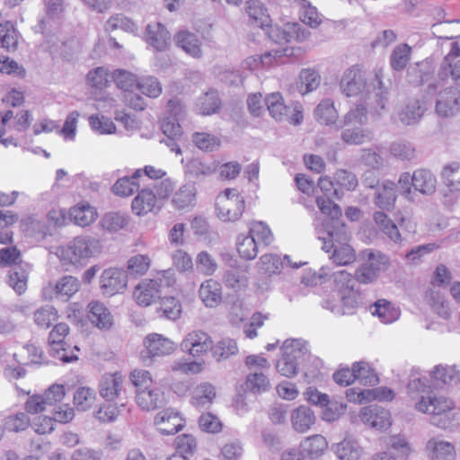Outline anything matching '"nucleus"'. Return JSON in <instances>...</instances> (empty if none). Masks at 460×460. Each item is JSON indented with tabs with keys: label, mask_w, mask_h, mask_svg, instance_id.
Masks as SVG:
<instances>
[{
	"label": "nucleus",
	"mask_w": 460,
	"mask_h": 460,
	"mask_svg": "<svg viewBox=\"0 0 460 460\" xmlns=\"http://www.w3.org/2000/svg\"><path fill=\"white\" fill-rule=\"evenodd\" d=\"M244 208V199L236 189H226L217 197V216L224 222L237 221L242 217Z\"/></svg>",
	"instance_id": "nucleus-4"
},
{
	"label": "nucleus",
	"mask_w": 460,
	"mask_h": 460,
	"mask_svg": "<svg viewBox=\"0 0 460 460\" xmlns=\"http://www.w3.org/2000/svg\"><path fill=\"white\" fill-rule=\"evenodd\" d=\"M0 41L3 48L13 50L17 47L18 33L10 22L0 24Z\"/></svg>",
	"instance_id": "nucleus-61"
},
{
	"label": "nucleus",
	"mask_w": 460,
	"mask_h": 460,
	"mask_svg": "<svg viewBox=\"0 0 460 460\" xmlns=\"http://www.w3.org/2000/svg\"><path fill=\"white\" fill-rule=\"evenodd\" d=\"M155 424L162 434L172 435L182 429L183 420L177 411L165 409L156 414Z\"/></svg>",
	"instance_id": "nucleus-19"
},
{
	"label": "nucleus",
	"mask_w": 460,
	"mask_h": 460,
	"mask_svg": "<svg viewBox=\"0 0 460 460\" xmlns=\"http://www.w3.org/2000/svg\"><path fill=\"white\" fill-rule=\"evenodd\" d=\"M411 47L400 44L394 48L390 57V65L396 71L402 70L410 60Z\"/></svg>",
	"instance_id": "nucleus-59"
},
{
	"label": "nucleus",
	"mask_w": 460,
	"mask_h": 460,
	"mask_svg": "<svg viewBox=\"0 0 460 460\" xmlns=\"http://www.w3.org/2000/svg\"><path fill=\"white\" fill-rule=\"evenodd\" d=\"M140 177H142V170L137 169L131 177L119 179L112 186L113 193L121 197L132 195L139 189V183L137 181Z\"/></svg>",
	"instance_id": "nucleus-35"
},
{
	"label": "nucleus",
	"mask_w": 460,
	"mask_h": 460,
	"mask_svg": "<svg viewBox=\"0 0 460 460\" xmlns=\"http://www.w3.org/2000/svg\"><path fill=\"white\" fill-rule=\"evenodd\" d=\"M177 47L194 58L202 57V47L199 37L190 31H180L174 36Z\"/></svg>",
	"instance_id": "nucleus-22"
},
{
	"label": "nucleus",
	"mask_w": 460,
	"mask_h": 460,
	"mask_svg": "<svg viewBox=\"0 0 460 460\" xmlns=\"http://www.w3.org/2000/svg\"><path fill=\"white\" fill-rule=\"evenodd\" d=\"M35 323L40 328H49L58 319V311L52 305H45L34 312Z\"/></svg>",
	"instance_id": "nucleus-64"
},
{
	"label": "nucleus",
	"mask_w": 460,
	"mask_h": 460,
	"mask_svg": "<svg viewBox=\"0 0 460 460\" xmlns=\"http://www.w3.org/2000/svg\"><path fill=\"white\" fill-rule=\"evenodd\" d=\"M217 262L214 256L207 251H201L196 257L197 270L205 275L212 276L217 270Z\"/></svg>",
	"instance_id": "nucleus-60"
},
{
	"label": "nucleus",
	"mask_w": 460,
	"mask_h": 460,
	"mask_svg": "<svg viewBox=\"0 0 460 460\" xmlns=\"http://www.w3.org/2000/svg\"><path fill=\"white\" fill-rule=\"evenodd\" d=\"M220 105L221 102L217 92L210 90L198 98L196 110L202 115H210L217 112Z\"/></svg>",
	"instance_id": "nucleus-37"
},
{
	"label": "nucleus",
	"mask_w": 460,
	"mask_h": 460,
	"mask_svg": "<svg viewBox=\"0 0 460 460\" xmlns=\"http://www.w3.org/2000/svg\"><path fill=\"white\" fill-rule=\"evenodd\" d=\"M111 79L114 81L116 85L128 93L134 87H137L138 80L137 76L129 71L123 69H117L111 74Z\"/></svg>",
	"instance_id": "nucleus-57"
},
{
	"label": "nucleus",
	"mask_w": 460,
	"mask_h": 460,
	"mask_svg": "<svg viewBox=\"0 0 460 460\" xmlns=\"http://www.w3.org/2000/svg\"><path fill=\"white\" fill-rule=\"evenodd\" d=\"M216 394V388L212 384L201 383L194 390L192 404L197 408H206L213 402Z\"/></svg>",
	"instance_id": "nucleus-38"
},
{
	"label": "nucleus",
	"mask_w": 460,
	"mask_h": 460,
	"mask_svg": "<svg viewBox=\"0 0 460 460\" xmlns=\"http://www.w3.org/2000/svg\"><path fill=\"white\" fill-rule=\"evenodd\" d=\"M156 203L157 199L155 194L148 189H144L134 198L131 207L136 215L143 216L155 211ZM157 209H159V208H157Z\"/></svg>",
	"instance_id": "nucleus-28"
},
{
	"label": "nucleus",
	"mask_w": 460,
	"mask_h": 460,
	"mask_svg": "<svg viewBox=\"0 0 460 460\" xmlns=\"http://www.w3.org/2000/svg\"><path fill=\"white\" fill-rule=\"evenodd\" d=\"M281 358L276 364L277 371L284 376L293 377L297 374L299 359L307 352L300 340H287L281 347Z\"/></svg>",
	"instance_id": "nucleus-5"
},
{
	"label": "nucleus",
	"mask_w": 460,
	"mask_h": 460,
	"mask_svg": "<svg viewBox=\"0 0 460 460\" xmlns=\"http://www.w3.org/2000/svg\"><path fill=\"white\" fill-rule=\"evenodd\" d=\"M146 349L141 351L140 357L144 363L148 364L153 358L164 357L172 354L176 346L173 341L158 333H152L144 341Z\"/></svg>",
	"instance_id": "nucleus-8"
},
{
	"label": "nucleus",
	"mask_w": 460,
	"mask_h": 460,
	"mask_svg": "<svg viewBox=\"0 0 460 460\" xmlns=\"http://www.w3.org/2000/svg\"><path fill=\"white\" fill-rule=\"evenodd\" d=\"M364 262L357 269L355 279L358 282L368 284L375 281L388 263V258L379 251L366 249L360 253Z\"/></svg>",
	"instance_id": "nucleus-6"
},
{
	"label": "nucleus",
	"mask_w": 460,
	"mask_h": 460,
	"mask_svg": "<svg viewBox=\"0 0 460 460\" xmlns=\"http://www.w3.org/2000/svg\"><path fill=\"white\" fill-rule=\"evenodd\" d=\"M214 163H205L200 159L194 158L190 160L185 165V172L192 177L209 176L216 171Z\"/></svg>",
	"instance_id": "nucleus-55"
},
{
	"label": "nucleus",
	"mask_w": 460,
	"mask_h": 460,
	"mask_svg": "<svg viewBox=\"0 0 460 460\" xmlns=\"http://www.w3.org/2000/svg\"><path fill=\"white\" fill-rule=\"evenodd\" d=\"M432 33L438 39L452 40L460 38V20L435 23L432 26Z\"/></svg>",
	"instance_id": "nucleus-42"
},
{
	"label": "nucleus",
	"mask_w": 460,
	"mask_h": 460,
	"mask_svg": "<svg viewBox=\"0 0 460 460\" xmlns=\"http://www.w3.org/2000/svg\"><path fill=\"white\" fill-rule=\"evenodd\" d=\"M320 75L314 69H304L299 75L297 89L301 94L314 91L320 84Z\"/></svg>",
	"instance_id": "nucleus-50"
},
{
	"label": "nucleus",
	"mask_w": 460,
	"mask_h": 460,
	"mask_svg": "<svg viewBox=\"0 0 460 460\" xmlns=\"http://www.w3.org/2000/svg\"><path fill=\"white\" fill-rule=\"evenodd\" d=\"M314 412L307 406L301 405L291 413V424L293 429L300 433H305L311 429L315 422Z\"/></svg>",
	"instance_id": "nucleus-26"
},
{
	"label": "nucleus",
	"mask_w": 460,
	"mask_h": 460,
	"mask_svg": "<svg viewBox=\"0 0 460 460\" xmlns=\"http://www.w3.org/2000/svg\"><path fill=\"white\" fill-rule=\"evenodd\" d=\"M97 213L93 207L87 203H80L70 209V217L75 224L86 226L96 218Z\"/></svg>",
	"instance_id": "nucleus-39"
},
{
	"label": "nucleus",
	"mask_w": 460,
	"mask_h": 460,
	"mask_svg": "<svg viewBox=\"0 0 460 460\" xmlns=\"http://www.w3.org/2000/svg\"><path fill=\"white\" fill-rule=\"evenodd\" d=\"M123 388V377L119 373L105 374L99 382V394L108 402L117 399Z\"/></svg>",
	"instance_id": "nucleus-20"
},
{
	"label": "nucleus",
	"mask_w": 460,
	"mask_h": 460,
	"mask_svg": "<svg viewBox=\"0 0 460 460\" xmlns=\"http://www.w3.org/2000/svg\"><path fill=\"white\" fill-rule=\"evenodd\" d=\"M270 387V384L268 377L261 372L249 374L244 384L245 391L253 394L264 393Z\"/></svg>",
	"instance_id": "nucleus-49"
},
{
	"label": "nucleus",
	"mask_w": 460,
	"mask_h": 460,
	"mask_svg": "<svg viewBox=\"0 0 460 460\" xmlns=\"http://www.w3.org/2000/svg\"><path fill=\"white\" fill-rule=\"evenodd\" d=\"M332 251L330 259L338 266L349 265L356 260L355 252L349 243L336 244Z\"/></svg>",
	"instance_id": "nucleus-52"
},
{
	"label": "nucleus",
	"mask_w": 460,
	"mask_h": 460,
	"mask_svg": "<svg viewBox=\"0 0 460 460\" xmlns=\"http://www.w3.org/2000/svg\"><path fill=\"white\" fill-rule=\"evenodd\" d=\"M425 112V108L421 106L420 101L411 100L399 111V119L404 125H413L420 121Z\"/></svg>",
	"instance_id": "nucleus-36"
},
{
	"label": "nucleus",
	"mask_w": 460,
	"mask_h": 460,
	"mask_svg": "<svg viewBox=\"0 0 460 460\" xmlns=\"http://www.w3.org/2000/svg\"><path fill=\"white\" fill-rule=\"evenodd\" d=\"M192 142L200 150L212 152L220 146V140L216 136L207 132H195Z\"/></svg>",
	"instance_id": "nucleus-62"
},
{
	"label": "nucleus",
	"mask_w": 460,
	"mask_h": 460,
	"mask_svg": "<svg viewBox=\"0 0 460 460\" xmlns=\"http://www.w3.org/2000/svg\"><path fill=\"white\" fill-rule=\"evenodd\" d=\"M425 454L429 460H456L455 445L441 436L430 438L425 445Z\"/></svg>",
	"instance_id": "nucleus-13"
},
{
	"label": "nucleus",
	"mask_w": 460,
	"mask_h": 460,
	"mask_svg": "<svg viewBox=\"0 0 460 460\" xmlns=\"http://www.w3.org/2000/svg\"><path fill=\"white\" fill-rule=\"evenodd\" d=\"M359 418L362 422L376 429H385L391 425L389 411L377 405L362 408Z\"/></svg>",
	"instance_id": "nucleus-16"
},
{
	"label": "nucleus",
	"mask_w": 460,
	"mask_h": 460,
	"mask_svg": "<svg viewBox=\"0 0 460 460\" xmlns=\"http://www.w3.org/2000/svg\"><path fill=\"white\" fill-rule=\"evenodd\" d=\"M442 180L451 192H460V164L453 162L443 168Z\"/></svg>",
	"instance_id": "nucleus-47"
},
{
	"label": "nucleus",
	"mask_w": 460,
	"mask_h": 460,
	"mask_svg": "<svg viewBox=\"0 0 460 460\" xmlns=\"http://www.w3.org/2000/svg\"><path fill=\"white\" fill-rule=\"evenodd\" d=\"M371 309L372 314L376 315L384 323H394L401 314L400 309L386 299L377 300Z\"/></svg>",
	"instance_id": "nucleus-31"
},
{
	"label": "nucleus",
	"mask_w": 460,
	"mask_h": 460,
	"mask_svg": "<svg viewBox=\"0 0 460 460\" xmlns=\"http://www.w3.org/2000/svg\"><path fill=\"white\" fill-rule=\"evenodd\" d=\"M318 279L326 281L328 279L332 278L335 288L339 293L351 292L354 290V284L356 279L346 270L332 271L328 266H323L316 273Z\"/></svg>",
	"instance_id": "nucleus-17"
},
{
	"label": "nucleus",
	"mask_w": 460,
	"mask_h": 460,
	"mask_svg": "<svg viewBox=\"0 0 460 460\" xmlns=\"http://www.w3.org/2000/svg\"><path fill=\"white\" fill-rule=\"evenodd\" d=\"M338 116L333 102L329 99L323 100L314 110V117L322 124H334Z\"/></svg>",
	"instance_id": "nucleus-44"
},
{
	"label": "nucleus",
	"mask_w": 460,
	"mask_h": 460,
	"mask_svg": "<svg viewBox=\"0 0 460 460\" xmlns=\"http://www.w3.org/2000/svg\"><path fill=\"white\" fill-rule=\"evenodd\" d=\"M382 72L376 71L370 83H367L366 73L357 66L348 68L341 80V92L348 97L357 96L364 91L373 93L381 110L385 109L388 91L382 81Z\"/></svg>",
	"instance_id": "nucleus-2"
},
{
	"label": "nucleus",
	"mask_w": 460,
	"mask_h": 460,
	"mask_svg": "<svg viewBox=\"0 0 460 460\" xmlns=\"http://www.w3.org/2000/svg\"><path fill=\"white\" fill-rule=\"evenodd\" d=\"M100 251L98 240L90 236H77L66 245L58 247L57 255L64 264H77L95 256Z\"/></svg>",
	"instance_id": "nucleus-3"
},
{
	"label": "nucleus",
	"mask_w": 460,
	"mask_h": 460,
	"mask_svg": "<svg viewBox=\"0 0 460 460\" xmlns=\"http://www.w3.org/2000/svg\"><path fill=\"white\" fill-rule=\"evenodd\" d=\"M146 42L157 51L165 50L171 43L169 31L161 22H153L146 30Z\"/></svg>",
	"instance_id": "nucleus-23"
},
{
	"label": "nucleus",
	"mask_w": 460,
	"mask_h": 460,
	"mask_svg": "<svg viewBox=\"0 0 460 460\" xmlns=\"http://www.w3.org/2000/svg\"><path fill=\"white\" fill-rule=\"evenodd\" d=\"M199 295L207 307H216L222 301L221 284L213 279H208L201 283Z\"/></svg>",
	"instance_id": "nucleus-24"
},
{
	"label": "nucleus",
	"mask_w": 460,
	"mask_h": 460,
	"mask_svg": "<svg viewBox=\"0 0 460 460\" xmlns=\"http://www.w3.org/2000/svg\"><path fill=\"white\" fill-rule=\"evenodd\" d=\"M333 449L340 460H358L363 455V448L351 438H344L335 444Z\"/></svg>",
	"instance_id": "nucleus-29"
},
{
	"label": "nucleus",
	"mask_w": 460,
	"mask_h": 460,
	"mask_svg": "<svg viewBox=\"0 0 460 460\" xmlns=\"http://www.w3.org/2000/svg\"><path fill=\"white\" fill-rule=\"evenodd\" d=\"M432 376L444 384L457 385L460 384V372L456 366H438L432 371Z\"/></svg>",
	"instance_id": "nucleus-58"
},
{
	"label": "nucleus",
	"mask_w": 460,
	"mask_h": 460,
	"mask_svg": "<svg viewBox=\"0 0 460 460\" xmlns=\"http://www.w3.org/2000/svg\"><path fill=\"white\" fill-rule=\"evenodd\" d=\"M136 402L144 411H155L164 407L166 399L160 389L149 387L137 392Z\"/></svg>",
	"instance_id": "nucleus-21"
},
{
	"label": "nucleus",
	"mask_w": 460,
	"mask_h": 460,
	"mask_svg": "<svg viewBox=\"0 0 460 460\" xmlns=\"http://www.w3.org/2000/svg\"><path fill=\"white\" fill-rule=\"evenodd\" d=\"M173 282L170 272L162 273L156 279H144L135 288L134 298L137 305L148 306L160 297V287L171 286Z\"/></svg>",
	"instance_id": "nucleus-7"
},
{
	"label": "nucleus",
	"mask_w": 460,
	"mask_h": 460,
	"mask_svg": "<svg viewBox=\"0 0 460 460\" xmlns=\"http://www.w3.org/2000/svg\"><path fill=\"white\" fill-rule=\"evenodd\" d=\"M376 225L379 230L394 243L401 241V234L397 226L383 211H376L373 216Z\"/></svg>",
	"instance_id": "nucleus-40"
},
{
	"label": "nucleus",
	"mask_w": 460,
	"mask_h": 460,
	"mask_svg": "<svg viewBox=\"0 0 460 460\" xmlns=\"http://www.w3.org/2000/svg\"><path fill=\"white\" fill-rule=\"evenodd\" d=\"M80 284L76 278L65 276L55 285L56 297L61 300H67L79 289Z\"/></svg>",
	"instance_id": "nucleus-43"
},
{
	"label": "nucleus",
	"mask_w": 460,
	"mask_h": 460,
	"mask_svg": "<svg viewBox=\"0 0 460 460\" xmlns=\"http://www.w3.org/2000/svg\"><path fill=\"white\" fill-rule=\"evenodd\" d=\"M355 380L364 385H375L378 383V376L370 366L366 362L353 364Z\"/></svg>",
	"instance_id": "nucleus-54"
},
{
	"label": "nucleus",
	"mask_w": 460,
	"mask_h": 460,
	"mask_svg": "<svg viewBox=\"0 0 460 460\" xmlns=\"http://www.w3.org/2000/svg\"><path fill=\"white\" fill-rule=\"evenodd\" d=\"M127 274L116 268L105 270L101 276L100 287L103 295L111 296L123 292L127 287Z\"/></svg>",
	"instance_id": "nucleus-15"
},
{
	"label": "nucleus",
	"mask_w": 460,
	"mask_h": 460,
	"mask_svg": "<svg viewBox=\"0 0 460 460\" xmlns=\"http://www.w3.org/2000/svg\"><path fill=\"white\" fill-rule=\"evenodd\" d=\"M210 336L202 331H192L189 332L181 343V349L192 357H199L212 349Z\"/></svg>",
	"instance_id": "nucleus-14"
},
{
	"label": "nucleus",
	"mask_w": 460,
	"mask_h": 460,
	"mask_svg": "<svg viewBox=\"0 0 460 460\" xmlns=\"http://www.w3.org/2000/svg\"><path fill=\"white\" fill-rule=\"evenodd\" d=\"M29 271L28 265H18L10 270L7 282L16 294L22 295L27 290Z\"/></svg>",
	"instance_id": "nucleus-32"
},
{
	"label": "nucleus",
	"mask_w": 460,
	"mask_h": 460,
	"mask_svg": "<svg viewBox=\"0 0 460 460\" xmlns=\"http://www.w3.org/2000/svg\"><path fill=\"white\" fill-rule=\"evenodd\" d=\"M268 28L269 38L279 44L292 40L302 42L310 36V31L298 23H288L284 29L272 27L271 24Z\"/></svg>",
	"instance_id": "nucleus-12"
},
{
	"label": "nucleus",
	"mask_w": 460,
	"mask_h": 460,
	"mask_svg": "<svg viewBox=\"0 0 460 460\" xmlns=\"http://www.w3.org/2000/svg\"><path fill=\"white\" fill-rule=\"evenodd\" d=\"M435 111L441 118H452L460 112V91L453 86L438 93Z\"/></svg>",
	"instance_id": "nucleus-9"
},
{
	"label": "nucleus",
	"mask_w": 460,
	"mask_h": 460,
	"mask_svg": "<svg viewBox=\"0 0 460 460\" xmlns=\"http://www.w3.org/2000/svg\"><path fill=\"white\" fill-rule=\"evenodd\" d=\"M341 137L346 144L361 145L370 142L374 138V133L361 128H345L342 130Z\"/></svg>",
	"instance_id": "nucleus-46"
},
{
	"label": "nucleus",
	"mask_w": 460,
	"mask_h": 460,
	"mask_svg": "<svg viewBox=\"0 0 460 460\" xmlns=\"http://www.w3.org/2000/svg\"><path fill=\"white\" fill-rule=\"evenodd\" d=\"M438 76L441 80L451 77L452 81L460 87V60H454L445 57L440 64Z\"/></svg>",
	"instance_id": "nucleus-45"
},
{
	"label": "nucleus",
	"mask_w": 460,
	"mask_h": 460,
	"mask_svg": "<svg viewBox=\"0 0 460 460\" xmlns=\"http://www.w3.org/2000/svg\"><path fill=\"white\" fill-rule=\"evenodd\" d=\"M323 228L326 236H320L323 241V250L330 252L336 244H346L349 240L348 227L344 223L340 221L339 217L333 220H325Z\"/></svg>",
	"instance_id": "nucleus-10"
},
{
	"label": "nucleus",
	"mask_w": 460,
	"mask_h": 460,
	"mask_svg": "<svg viewBox=\"0 0 460 460\" xmlns=\"http://www.w3.org/2000/svg\"><path fill=\"white\" fill-rule=\"evenodd\" d=\"M88 318L101 330H109L113 324V317L103 304L93 301L88 305Z\"/></svg>",
	"instance_id": "nucleus-25"
},
{
	"label": "nucleus",
	"mask_w": 460,
	"mask_h": 460,
	"mask_svg": "<svg viewBox=\"0 0 460 460\" xmlns=\"http://www.w3.org/2000/svg\"><path fill=\"white\" fill-rule=\"evenodd\" d=\"M265 104L271 117L278 121L288 120L290 107L282 102V97L279 93H273L267 96Z\"/></svg>",
	"instance_id": "nucleus-34"
},
{
	"label": "nucleus",
	"mask_w": 460,
	"mask_h": 460,
	"mask_svg": "<svg viewBox=\"0 0 460 460\" xmlns=\"http://www.w3.org/2000/svg\"><path fill=\"white\" fill-rule=\"evenodd\" d=\"M301 450L310 458L320 457L328 447L325 438L322 435H314L304 439L300 444Z\"/></svg>",
	"instance_id": "nucleus-33"
},
{
	"label": "nucleus",
	"mask_w": 460,
	"mask_h": 460,
	"mask_svg": "<svg viewBox=\"0 0 460 460\" xmlns=\"http://www.w3.org/2000/svg\"><path fill=\"white\" fill-rule=\"evenodd\" d=\"M195 194V187L185 184L174 193L172 202L177 209H185L194 205Z\"/></svg>",
	"instance_id": "nucleus-48"
},
{
	"label": "nucleus",
	"mask_w": 460,
	"mask_h": 460,
	"mask_svg": "<svg viewBox=\"0 0 460 460\" xmlns=\"http://www.w3.org/2000/svg\"><path fill=\"white\" fill-rule=\"evenodd\" d=\"M69 332V327L65 323H58L54 326L49 335V343L50 346V354L63 362H72L78 358L75 354L69 355L64 347V340Z\"/></svg>",
	"instance_id": "nucleus-11"
},
{
	"label": "nucleus",
	"mask_w": 460,
	"mask_h": 460,
	"mask_svg": "<svg viewBox=\"0 0 460 460\" xmlns=\"http://www.w3.org/2000/svg\"><path fill=\"white\" fill-rule=\"evenodd\" d=\"M249 234L259 245L268 246L274 240L270 228L262 221L252 222L249 228Z\"/></svg>",
	"instance_id": "nucleus-51"
},
{
	"label": "nucleus",
	"mask_w": 460,
	"mask_h": 460,
	"mask_svg": "<svg viewBox=\"0 0 460 460\" xmlns=\"http://www.w3.org/2000/svg\"><path fill=\"white\" fill-rule=\"evenodd\" d=\"M257 241L248 233L239 234L236 241V248L239 255L244 260H253L259 252Z\"/></svg>",
	"instance_id": "nucleus-41"
},
{
	"label": "nucleus",
	"mask_w": 460,
	"mask_h": 460,
	"mask_svg": "<svg viewBox=\"0 0 460 460\" xmlns=\"http://www.w3.org/2000/svg\"><path fill=\"white\" fill-rule=\"evenodd\" d=\"M211 349L217 361L226 359L238 352L236 341L230 338L221 340L215 347L212 346Z\"/></svg>",
	"instance_id": "nucleus-63"
},
{
	"label": "nucleus",
	"mask_w": 460,
	"mask_h": 460,
	"mask_svg": "<svg viewBox=\"0 0 460 460\" xmlns=\"http://www.w3.org/2000/svg\"><path fill=\"white\" fill-rule=\"evenodd\" d=\"M301 49L294 48H279L271 51L266 52L260 56L261 64L262 66H270L272 65L273 60L278 62L283 57H296L301 55Z\"/></svg>",
	"instance_id": "nucleus-56"
},
{
	"label": "nucleus",
	"mask_w": 460,
	"mask_h": 460,
	"mask_svg": "<svg viewBox=\"0 0 460 460\" xmlns=\"http://www.w3.org/2000/svg\"><path fill=\"white\" fill-rule=\"evenodd\" d=\"M427 301L432 310L441 318L448 319L451 315L449 303L438 292L430 290L427 294Z\"/></svg>",
	"instance_id": "nucleus-53"
},
{
	"label": "nucleus",
	"mask_w": 460,
	"mask_h": 460,
	"mask_svg": "<svg viewBox=\"0 0 460 460\" xmlns=\"http://www.w3.org/2000/svg\"><path fill=\"white\" fill-rule=\"evenodd\" d=\"M245 12L250 21L256 26L265 29L271 23V19L263 4L259 0H249L245 3Z\"/></svg>",
	"instance_id": "nucleus-27"
},
{
	"label": "nucleus",
	"mask_w": 460,
	"mask_h": 460,
	"mask_svg": "<svg viewBox=\"0 0 460 460\" xmlns=\"http://www.w3.org/2000/svg\"><path fill=\"white\" fill-rule=\"evenodd\" d=\"M397 199V187L395 182L385 180L376 190L374 203L383 210L391 211Z\"/></svg>",
	"instance_id": "nucleus-18"
},
{
	"label": "nucleus",
	"mask_w": 460,
	"mask_h": 460,
	"mask_svg": "<svg viewBox=\"0 0 460 460\" xmlns=\"http://www.w3.org/2000/svg\"><path fill=\"white\" fill-rule=\"evenodd\" d=\"M437 179L429 170L420 169L413 172V188L424 195H431L435 192Z\"/></svg>",
	"instance_id": "nucleus-30"
},
{
	"label": "nucleus",
	"mask_w": 460,
	"mask_h": 460,
	"mask_svg": "<svg viewBox=\"0 0 460 460\" xmlns=\"http://www.w3.org/2000/svg\"><path fill=\"white\" fill-rule=\"evenodd\" d=\"M429 386L420 377L412 376L408 384V392L413 396L414 394H420L419 401L415 403V409L420 412L431 415V424L446 429L450 423L447 412L454 407V402L444 396L427 395Z\"/></svg>",
	"instance_id": "nucleus-1"
}]
</instances>
